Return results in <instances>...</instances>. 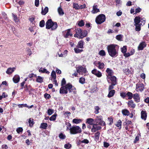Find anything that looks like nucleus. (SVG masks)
<instances>
[{
	"instance_id": "obj_1",
	"label": "nucleus",
	"mask_w": 149,
	"mask_h": 149,
	"mask_svg": "<svg viewBox=\"0 0 149 149\" xmlns=\"http://www.w3.org/2000/svg\"><path fill=\"white\" fill-rule=\"evenodd\" d=\"M68 92L72 93H76V88L70 83H68L61 87L60 90V93H67Z\"/></svg>"
},
{
	"instance_id": "obj_2",
	"label": "nucleus",
	"mask_w": 149,
	"mask_h": 149,
	"mask_svg": "<svg viewBox=\"0 0 149 149\" xmlns=\"http://www.w3.org/2000/svg\"><path fill=\"white\" fill-rule=\"evenodd\" d=\"M119 47L116 44H110L107 46V49L109 55L111 57L116 56L118 54V52L116 48Z\"/></svg>"
},
{
	"instance_id": "obj_3",
	"label": "nucleus",
	"mask_w": 149,
	"mask_h": 149,
	"mask_svg": "<svg viewBox=\"0 0 149 149\" xmlns=\"http://www.w3.org/2000/svg\"><path fill=\"white\" fill-rule=\"evenodd\" d=\"M46 28L47 29H51L52 31L56 30L58 27L57 23L52 21L50 19H48L45 24Z\"/></svg>"
},
{
	"instance_id": "obj_4",
	"label": "nucleus",
	"mask_w": 149,
	"mask_h": 149,
	"mask_svg": "<svg viewBox=\"0 0 149 149\" xmlns=\"http://www.w3.org/2000/svg\"><path fill=\"white\" fill-rule=\"evenodd\" d=\"M135 26V30L136 31H139L141 29V25H142V23H140L141 22V17L139 16H136L135 17L134 20Z\"/></svg>"
},
{
	"instance_id": "obj_5",
	"label": "nucleus",
	"mask_w": 149,
	"mask_h": 149,
	"mask_svg": "<svg viewBox=\"0 0 149 149\" xmlns=\"http://www.w3.org/2000/svg\"><path fill=\"white\" fill-rule=\"evenodd\" d=\"M105 19V16L103 14H101L96 17L95 21L97 24H100L104 22Z\"/></svg>"
},
{
	"instance_id": "obj_6",
	"label": "nucleus",
	"mask_w": 149,
	"mask_h": 149,
	"mask_svg": "<svg viewBox=\"0 0 149 149\" xmlns=\"http://www.w3.org/2000/svg\"><path fill=\"white\" fill-rule=\"evenodd\" d=\"M81 132V129L79 126H75L72 127V129L70 131V134H73L80 133Z\"/></svg>"
},
{
	"instance_id": "obj_7",
	"label": "nucleus",
	"mask_w": 149,
	"mask_h": 149,
	"mask_svg": "<svg viewBox=\"0 0 149 149\" xmlns=\"http://www.w3.org/2000/svg\"><path fill=\"white\" fill-rule=\"evenodd\" d=\"M95 121L96 124L101 126H104L106 125L105 122L102 120V116H97L96 118L95 119Z\"/></svg>"
},
{
	"instance_id": "obj_8",
	"label": "nucleus",
	"mask_w": 149,
	"mask_h": 149,
	"mask_svg": "<svg viewBox=\"0 0 149 149\" xmlns=\"http://www.w3.org/2000/svg\"><path fill=\"white\" fill-rule=\"evenodd\" d=\"M88 34L87 31L86 30H84L82 31L80 35H79L78 34L75 33L74 35L75 37H77L79 39H82L84 37L86 36Z\"/></svg>"
},
{
	"instance_id": "obj_9",
	"label": "nucleus",
	"mask_w": 149,
	"mask_h": 149,
	"mask_svg": "<svg viewBox=\"0 0 149 149\" xmlns=\"http://www.w3.org/2000/svg\"><path fill=\"white\" fill-rule=\"evenodd\" d=\"M144 88V85L142 83H137L136 84V91L138 92H141Z\"/></svg>"
},
{
	"instance_id": "obj_10",
	"label": "nucleus",
	"mask_w": 149,
	"mask_h": 149,
	"mask_svg": "<svg viewBox=\"0 0 149 149\" xmlns=\"http://www.w3.org/2000/svg\"><path fill=\"white\" fill-rule=\"evenodd\" d=\"M77 70V72L80 74H82L84 73H86L87 72L86 68L82 66H79Z\"/></svg>"
},
{
	"instance_id": "obj_11",
	"label": "nucleus",
	"mask_w": 149,
	"mask_h": 149,
	"mask_svg": "<svg viewBox=\"0 0 149 149\" xmlns=\"http://www.w3.org/2000/svg\"><path fill=\"white\" fill-rule=\"evenodd\" d=\"M102 127L96 123L93 124V127L91 129V132H95L97 130H100Z\"/></svg>"
},
{
	"instance_id": "obj_12",
	"label": "nucleus",
	"mask_w": 149,
	"mask_h": 149,
	"mask_svg": "<svg viewBox=\"0 0 149 149\" xmlns=\"http://www.w3.org/2000/svg\"><path fill=\"white\" fill-rule=\"evenodd\" d=\"M91 73L98 77H100L102 75V73L96 69H94L92 70Z\"/></svg>"
},
{
	"instance_id": "obj_13",
	"label": "nucleus",
	"mask_w": 149,
	"mask_h": 149,
	"mask_svg": "<svg viewBox=\"0 0 149 149\" xmlns=\"http://www.w3.org/2000/svg\"><path fill=\"white\" fill-rule=\"evenodd\" d=\"M120 96L123 98L126 99H131L133 97V94H120Z\"/></svg>"
},
{
	"instance_id": "obj_14",
	"label": "nucleus",
	"mask_w": 149,
	"mask_h": 149,
	"mask_svg": "<svg viewBox=\"0 0 149 149\" xmlns=\"http://www.w3.org/2000/svg\"><path fill=\"white\" fill-rule=\"evenodd\" d=\"M107 78L111 80V84L113 85H116L117 84V78L115 76H113Z\"/></svg>"
},
{
	"instance_id": "obj_15",
	"label": "nucleus",
	"mask_w": 149,
	"mask_h": 149,
	"mask_svg": "<svg viewBox=\"0 0 149 149\" xmlns=\"http://www.w3.org/2000/svg\"><path fill=\"white\" fill-rule=\"evenodd\" d=\"M147 45V44L145 42H142L139 44L138 47V49L139 50H143L144 48Z\"/></svg>"
},
{
	"instance_id": "obj_16",
	"label": "nucleus",
	"mask_w": 149,
	"mask_h": 149,
	"mask_svg": "<svg viewBox=\"0 0 149 149\" xmlns=\"http://www.w3.org/2000/svg\"><path fill=\"white\" fill-rule=\"evenodd\" d=\"M25 92L26 93L29 92V93H36L35 89H33L30 86L26 87L25 89ZM37 92H36V93Z\"/></svg>"
},
{
	"instance_id": "obj_17",
	"label": "nucleus",
	"mask_w": 149,
	"mask_h": 149,
	"mask_svg": "<svg viewBox=\"0 0 149 149\" xmlns=\"http://www.w3.org/2000/svg\"><path fill=\"white\" fill-rule=\"evenodd\" d=\"M98 6L97 5L94 4L93 7V10L91 11L93 14L96 13L100 12L99 9L97 8Z\"/></svg>"
},
{
	"instance_id": "obj_18",
	"label": "nucleus",
	"mask_w": 149,
	"mask_h": 149,
	"mask_svg": "<svg viewBox=\"0 0 149 149\" xmlns=\"http://www.w3.org/2000/svg\"><path fill=\"white\" fill-rule=\"evenodd\" d=\"M106 72L107 74V78L113 76V72L110 69L107 68L106 70Z\"/></svg>"
},
{
	"instance_id": "obj_19",
	"label": "nucleus",
	"mask_w": 149,
	"mask_h": 149,
	"mask_svg": "<svg viewBox=\"0 0 149 149\" xmlns=\"http://www.w3.org/2000/svg\"><path fill=\"white\" fill-rule=\"evenodd\" d=\"M84 42L83 40H81L79 41L76 46V47L78 48H80L82 49L84 48Z\"/></svg>"
},
{
	"instance_id": "obj_20",
	"label": "nucleus",
	"mask_w": 149,
	"mask_h": 149,
	"mask_svg": "<svg viewBox=\"0 0 149 149\" xmlns=\"http://www.w3.org/2000/svg\"><path fill=\"white\" fill-rule=\"evenodd\" d=\"M147 116V114L145 111H142L141 112V118L144 120H146Z\"/></svg>"
},
{
	"instance_id": "obj_21",
	"label": "nucleus",
	"mask_w": 149,
	"mask_h": 149,
	"mask_svg": "<svg viewBox=\"0 0 149 149\" xmlns=\"http://www.w3.org/2000/svg\"><path fill=\"white\" fill-rule=\"evenodd\" d=\"M97 64L98 65L97 66L96 64H95V65L97 66L99 69H103L104 67V64L103 63H101L100 61H98Z\"/></svg>"
},
{
	"instance_id": "obj_22",
	"label": "nucleus",
	"mask_w": 149,
	"mask_h": 149,
	"mask_svg": "<svg viewBox=\"0 0 149 149\" xmlns=\"http://www.w3.org/2000/svg\"><path fill=\"white\" fill-rule=\"evenodd\" d=\"M133 98L134 100L137 102L140 101V98L138 94H134Z\"/></svg>"
},
{
	"instance_id": "obj_23",
	"label": "nucleus",
	"mask_w": 149,
	"mask_h": 149,
	"mask_svg": "<svg viewBox=\"0 0 149 149\" xmlns=\"http://www.w3.org/2000/svg\"><path fill=\"white\" fill-rule=\"evenodd\" d=\"M48 10L49 9L48 7H46L44 10L42 7L41 13L42 15H45L48 12Z\"/></svg>"
},
{
	"instance_id": "obj_24",
	"label": "nucleus",
	"mask_w": 149,
	"mask_h": 149,
	"mask_svg": "<svg viewBox=\"0 0 149 149\" xmlns=\"http://www.w3.org/2000/svg\"><path fill=\"white\" fill-rule=\"evenodd\" d=\"M15 68H9L6 71V73L8 74H10L12 73L15 70Z\"/></svg>"
},
{
	"instance_id": "obj_25",
	"label": "nucleus",
	"mask_w": 149,
	"mask_h": 149,
	"mask_svg": "<svg viewBox=\"0 0 149 149\" xmlns=\"http://www.w3.org/2000/svg\"><path fill=\"white\" fill-rule=\"evenodd\" d=\"M128 104L129 107L132 108H134L136 106L135 104L132 100H130L128 102Z\"/></svg>"
},
{
	"instance_id": "obj_26",
	"label": "nucleus",
	"mask_w": 149,
	"mask_h": 149,
	"mask_svg": "<svg viewBox=\"0 0 149 149\" xmlns=\"http://www.w3.org/2000/svg\"><path fill=\"white\" fill-rule=\"evenodd\" d=\"M70 29H68L67 30V31L66 34L64 36V37L65 38H68L69 36H72V34L70 33Z\"/></svg>"
},
{
	"instance_id": "obj_27",
	"label": "nucleus",
	"mask_w": 149,
	"mask_h": 149,
	"mask_svg": "<svg viewBox=\"0 0 149 149\" xmlns=\"http://www.w3.org/2000/svg\"><path fill=\"white\" fill-rule=\"evenodd\" d=\"M122 112L123 115L125 116H129L130 113L129 111L126 109L123 110Z\"/></svg>"
},
{
	"instance_id": "obj_28",
	"label": "nucleus",
	"mask_w": 149,
	"mask_h": 149,
	"mask_svg": "<svg viewBox=\"0 0 149 149\" xmlns=\"http://www.w3.org/2000/svg\"><path fill=\"white\" fill-rule=\"evenodd\" d=\"M94 119L91 118H89L86 119V123L90 125H93Z\"/></svg>"
},
{
	"instance_id": "obj_29",
	"label": "nucleus",
	"mask_w": 149,
	"mask_h": 149,
	"mask_svg": "<svg viewBox=\"0 0 149 149\" xmlns=\"http://www.w3.org/2000/svg\"><path fill=\"white\" fill-rule=\"evenodd\" d=\"M20 78L19 76H16L13 78V82L15 83H18L19 81Z\"/></svg>"
},
{
	"instance_id": "obj_30",
	"label": "nucleus",
	"mask_w": 149,
	"mask_h": 149,
	"mask_svg": "<svg viewBox=\"0 0 149 149\" xmlns=\"http://www.w3.org/2000/svg\"><path fill=\"white\" fill-rule=\"evenodd\" d=\"M78 25L80 27H82L84 25V23L83 20H81L80 21H78L77 22Z\"/></svg>"
},
{
	"instance_id": "obj_31",
	"label": "nucleus",
	"mask_w": 149,
	"mask_h": 149,
	"mask_svg": "<svg viewBox=\"0 0 149 149\" xmlns=\"http://www.w3.org/2000/svg\"><path fill=\"white\" fill-rule=\"evenodd\" d=\"M82 120L81 119H74L72 120V122L75 124H78L81 123Z\"/></svg>"
},
{
	"instance_id": "obj_32",
	"label": "nucleus",
	"mask_w": 149,
	"mask_h": 149,
	"mask_svg": "<svg viewBox=\"0 0 149 149\" xmlns=\"http://www.w3.org/2000/svg\"><path fill=\"white\" fill-rule=\"evenodd\" d=\"M39 72H41L42 73H47V74H49V72L48 71H47L46 69L44 68H40L39 70Z\"/></svg>"
},
{
	"instance_id": "obj_33",
	"label": "nucleus",
	"mask_w": 149,
	"mask_h": 149,
	"mask_svg": "<svg viewBox=\"0 0 149 149\" xmlns=\"http://www.w3.org/2000/svg\"><path fill=\"white\" fill-rule=\"evenodd\" d=\"M58 11L59 15H62L64 14V12L63 11L62 9L61 8V6L59 7L58 9Z\"/></svg>"
},
{
	"instance_id": "obj_34",
	"label": "nucleus",
	"mask_w": 149,
	"mask_h": 149,
	"mask_svg": "<svg viewBox=\"0 0 149 149\" xmlns=\"http://www.w3.org/2000/svg\"><path fill=\"white\" fill-rule=\"evenodd\" d=\"M74 51L76 53L78 54L79 53H80L83 51V49H78V48H74Z\"/></svg>"
},
{
	"instance_id": "obj_35",
	"label": "nucleus",
	"mask_w": 149,
	"mask_h": 149,
	"mask_svg": "<svg viewBox=\"0 0 149 149\" xmlns=\"http://www.w3.org/2000/svg\"><path fill=\"white\" fill-rule=\"evenodd\" d=\"M73 7L75 10H79L80 9L79 6L77 3H73Z\"/></svg>"
},
{
	"instance_id": "obj_36",
	"label": "nucleus",
	"mask_w": 149,
	"mask_h": 149,
	"mask_svg": "<svg viewBox=\"0 0 149 149\" xmlns=\"http://www.w3.org/2000/svg\"><path fill=\"white\" fill-rule=\"evenodd\" d=\"M47 127V124L46 123H43L41 124L40 127L44 129H45Z\"/></svg>"
},
{
	"instance_id": "obj_37",
	"label": "nucleus",
	"mask_w": 149,
	"mask_h": 149,
	"mask_svg": "<svg viewBox=\"0 0 149 149\" xmlns=\"http://www.w3.org/2000/svg\"><path fill=\"white\" fill-rule=\"evenodd\" d=\"M36 81L41 83L43 81V78L40 76H38L36 79Z\"/></svg>"
},
{
	"instance_id": "obj_38",
	"label": "nucleus",
	"mask_w": 149,
	"mask_h": 149,
	"mask_svg": "<svg viewBox=\"0 0 149 149\" xmlns=\"http://www.w3.org/2000/svg\"><path fill=\"white\" fill-rule=\"evenodd\" d=\"M28 123L29 126L31 127H32L34 123L33 119L31 118H29L28 121Z\"/></svg>"
},
{
	"instance_id": "obj_39",
	"label": "nucleus",
	"mask_w": 149,
	"mask_h": 149,
	"mask_svg": "<svg viewBox=\"0 0 149 149\" xmlns=\"http://www.w3.org/2000/svg\"><path fill=\"white\" fill-rule=\"evenodd\" d=\"M59 137L60 139H64L66 138V136L65 134L62 133H61L58 136Z\"/></svg>"
},
{
	"instance_id": "obj_40",
	"label": "nucleus",
	"mask_w": 149,
	"mask_h": 149,
	"mask_svg": "<svg viewBox=\"0 0 149 149\" xmlns=\"http://www.w3.org/2000/svg\"><path fill=\"white\" fill-rule=\"evenodd\" d=\"M99 54L102 56H106V53L104 50H102L100 51L98 53Z\"/></svg>"
},
{
	"instance_id": "obj_41",
	"label": "nucleus",
	"mask_w": 149,
	"mask_h": 149,
	"mask_svg": "<svg viewBox=\"0 0 149 149\" xmlns=\"http://www.w3.org/2000/svg\"><path fill=\"white\" fill-rule=\"evenodd\" d=\"M45 24V22L44 20H42L39 23V26L41 27H44Z\"/></svg>"
},
{
	"instance_id": "obj_42",
	"label": "nucleus",
	"mask_w": 149,
	"mask_h": 149,
	"mask_svg": "<svg viewBox=\"0 0 149 149\" xmlns=\"http://www.w3.org/2000/svg\"><path fill=\"white\" fill-rule=\"evenodd\" d=\"M89 142V141L87 139H84L82 141H79V144H80L82 143H84L85 144H87Z\"/></svg>"
},
{
	"instance_id": "obj_43",
	"label": "nucleus",
	"mask_w": 149,
	"mask_h": 149,
	"mask_svg": "<svg viewBox=\"0 0 149 149\" xmlns=\"http://www.w3.org/2000/svg\"><path fill=\"white\" fill-rule=\"evenodd\" d=\"M123 72L126 74L128 75L130 74L131 72V71L128 68H127L124 69Z\"/></svg>"
},
{
	"instance_id": "obj_44",
	"label": "nucleus",
	"mask_w": 149,
	"mask_h": 149,
	"mask_svg": "<svg viewBox=\"0 0 149 149\" xmlns=\"http://www.w3.org/2000/svg\"><path fill=\"white\" fill-rule=\"evenodd\" d=\"M85 79L83 77H81L79 78V82L80 83L82 84H84L85 82Z\"/></svg>"
},
{
	"instance_id": "obj_45",
	"label": "nucleus",
	"mask_w": 149,
	"mask_h": 149,
	"mask_svg": "<svg viewBox=\"0 0 149 149\" xmlns=\"http://www.w3.org/2000/svg\"><path fill=\"white\" fill-rule=\"evenodd\" d=\"M64 148L67 149L70 148L71 147V145L69 143H66L64 145Z\"/></svg>"
},
{
	"instance_id": "obj_46",
	"label": "nucleus",
	"mask_w": 149,
	"mask_h": 149,
	"mask_svg": "<svg viewBox=\"0 0 149 149\" xmlns=\"http://www.w3.org/2000/svg\"><path fill=\"white\" fill-rule=\"evenodd\" d=\"M12 15L14 21L15 22H18V19L17 18V15H15L13 13H12Z\"/></svg>"
},
{
	"instance_id": "obj_47",
	"label": "nucleus",
	"mask_w": 149,
	"mask_h": 149,
	"mask_svg": "<svg viewBox=\"0 0 149 149\" xmlns=\"http://www.w3.org/2000/svg\"><path fill=\"white\" fill-rule=\"evenodd\" d=\"M57 115L54 114L52 115L50 118L49 120L51 121L54 120H56Z\"/></svg>"
},
{
	"instance_id": "obj_48",
	"label": "nucleus",
	"mask_w": 149,
	"mask_h": 149,
	"mask_svg": "<svg viewBox=\"0 0 149 149\" xmlns=\"http://www.w3.org/2000/svg\"><path fill=\"white\" fill-rule=\"evenodd\" d=\"M122 125V121L120 120H119L118 121L116 124V126L118 127H120L119 129H121V126Z\"/></svg>"
},
{
	"instance_id": "obj_49",
	"label": "nucleus",
	"mask_w": 149,
	"mask_h": 149,
	"mask_svg": "<svg viewBox=\"0 0 149 149\" xmlns=\"http://www.w3.org/2000/svg\"><path fill=\"white\" fill-rule=\"evenodd\" d=\"M67 129L66 130H70V131L71 130V129H72V127H71V124L70 123H68L67 124Z\"/></svg>"
},
{
	"instance_id": "obj_50",
	"label": "nucleus",
	"mask_w": 149,
	"mask_h": 149,
	"mask_svg": "<svg viewBox=\"0 0 149 149\" xmlns=\"http://www.w3.org/2000/svg\"><path fill=\"white\" fill-rule=\"evenodd\" d=\"M54 113V110L49 109L47 110V114L49 115H52Z\"/></svg>"
},
{
	"instance_id": "obj_51",
	"label": "nucleus",
	"mask_w": 149,
	"mask_h": 149,
	"mask_svg": "<svg viewBox=\"0 0 149 149\" xmlns=\"http://www.w3.org/2000/svg\"><path fill=\"white\" fill-rule=\"evenodd\" d=\"M121 52L123 53H125L127 51L126 46H124L123 48H121Z\"/></svg>"
},
{
	"instance_id": "obj_52",
	"label": "nucleus",
	"mask_w": 149,
	"mask_h": 149,
	"mask_svg": "<svg viewBox=\"0 0 149 149\" xmlns=\"http://www.w3.org/2000/svg\"><path fill=\"white\" fill-rule=\"evenodd\" d=\"M23 130L22 128L21 127L17 128L16 130L17 132L19 134L22 133Z\"/></svg>"
},
{
	"instance_id": "obj_53",
	"label": "nucleus",
	"mask_w": 149,
	"mask_h": 149,
	"mask_svg": "<svg viewBox=\"0 0 149 149\" xmlns=\"http://www.w3.org/2000/svg\"><path fill=\"white\" fill-rule=\"evenodd\" d=\"M52 77L53 79H56V74L55 72L53 71L51 73V74Z\"/></svg>"
},
{
	"instance_id": "obj_54",
	"label": "nucleus",
	"mask_w": 149,
	"mask_h": 149,
	"mask_svg": "<svg viewBox=\"0 0 149 149\" xmlns=\"http://www.w3.org/2000/svg\"><path fill=\"white\" fill-rule=\"evenodd\" d=\"M100 133L99 132H97L95 134V137L96 139H98L100 136Z\"/></svg>"
},
{
	"instance_id": "obj_55",
	"label": "nucleus",
	"mask_w": 149,
	"mask_h": 149,
	"mask_svg": "<svg viewBox=\"0 0 149 149\" xmlns=\"http://www.w3.org/2000/svg\"><path fill=\"white\" fill-rule=\"evenodd\" d=\"M95 109L94 112L95 114H97L99 113V108L98 106L95 107Z\"/></svg>"
},
{
	"instance_id": "obj_56",
	"label": "nucleus",
	"mask_w": 149,
	"mask_h": 149,
	"mask_svg": "<svg viewBox=\"0 0 149 149\" xmlns=\"http://www.w3.org/2000/svg\"><path fill=\"white\" fill-rule=\"evenodd\" d=\"M108 119L109 120V121L110 122L109 125H111L113 123V118H111V117H110L108 118Z\"/></svg>"
},
{
	"instance_id": "obj_57",
	"label": "nucleus",
	"mask_w": 149,
	"mask_h": 149,
	"mask_svg": "<svg viewBox=\"0 0 149 149\" xmlns=\"http://www.w3.org/2000/svg\"><path fill=\"white\" fill-rule=\"evenodd\" d=\"M122 38V36L121 35H119L116 36V39L118 40H121V39Z\"/></svg>"
},
{
	"instance_id": "obj_58",
	"label": "nucleus",
	"mask_w": 149,
	"mask_h": 149,
	"mask_svg": "<svg viewBox=\"0 0 149 149\" xmlns=\"http://www.w3.org/2000/svg\"><path fill=\"white\" fill-rule=\"evenodd\" d=\"M77 31L76 33L78 34L79 35H80L82 31L81 29H77Z\"/></svg>"
},
{
	"instance_id": "obj_59",
	"label": "nucleus",
	"mask_w": 149,
	"mask_h": 149,
	"mask_svg": "<svg viewBox=\"0 0 149 149\" xmlns=\"http://www.w3.org/2000/svg\"><path fill=\"white\" fill-rule=\"evenodd\" d=\"M39 4V0H35V5L37 7H38Z\"/></svg>"
},
{
	"instance_id": "obj_60",
	"label": "nucleus",
	"mask_w": 149,
	"mask_h": 149,
	"mask_svg": "<svg viewBox=\"0 0 149 149\" xmlns=\"http://www.w3.org/2000/svg\"><path fill=\"white\" fill-rule=\"evenodd\" d=\"M66 81L65 79L64 78H63L62 79V80L61 81V85L62 86H63L65 85L66 84Z\"/></svg>"
},
{
	"instance_id": "obj_61",
	"label": "nucleus",
	"mask_w": 149,
	"mask_h": 149,
	"mask_svg": "<svg viewBox=\"0 0 149 149\" xmlns=\"http://www.w3.org/2000/svg\"><path fill=\"white\" fill-rule=\"evenodd\" d=\"M44 97L47 99L50 98L51 96L49 94H45Z\"/></svg>"
},
{
	"instance_id": "obj_62",
	"label": "nucleus",
	"mask_w": 149,
	"mask_h": 149,
	"mask_svg": "<svg viewBox=\"0 0 149 149\" xmlns=\"http://www.w3.org/2000/svg\"><path fill=\"white\" fill-rule=\"evenodd\" d=\"M141 9L139 8V7H138V8H136L135 9V14H136L138 13H139L141 11Z\"/></svg>"
},
{
	"instance_id": "obj_63",
	"label": "nucleus",
	"mask_w": 149,
	"mask_h": 149,
	"mask_svg": "<svg viewBox=\"0 0 149 149\" xmlns=\"http://www.w3.org/2000/svg\"><path fill=\"white\" fill-rule=\"evenodd\" d=\"M8 96L7 95L3 94L1 96H0V100H1L3 98H5Z\"/></svg>"
},
{
	"instance_id": "obj_64",
	"label": "nucleus",
	"mask_w": 149,
	"mask_h": 149,
	"mask_svg": "<svg viewBox=\"0 0 149 149\" xmlns=\"http://www.w3.org/2000/svg\"><path fill=\"white\" fill-rule=\"evenodd\" d=\"M2 149H8V147L6 144L3 145L1 146Z\"/></svg>"
}]
</instances>
